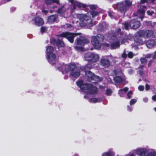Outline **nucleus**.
Instances as JSON below:
<instances>
[{
	"label": "nucleus",
	"instance_id": "obj_18",
	"mask_svg": "<svg viewBox=\"0 0 156 156\" xmlns=\"http://www.w3.org/2000/svg\"><path fill=\"white\" fill-rule=\"evenodd\" d=\"M55 55L53 53H50L47 55L48 60L51 64L52 62L54 61L55 60Z\"/></svg>",
	"mask_w": 156,
	"mask_h": 156
},
{
	"label": "nucleus",
	"instance_id": "obj_29",
	"mask_svg": "<svg viewBox=\"0 0 156 156\" xmlns=\"http://www.w3.org/2000/svg\"><path fill=\"white\" fill-rule=\"evenodd\" d=\"M123 24L124 26L125 29L126 30H128L129 27L128 23L126 22H125L123 23Z\"/></svg>",
	"mask_w": 156,
	"mask_h": 156
},
{
	"label": "nucleus",
	"instance_id": "obj_12",
	"mask_svg": "<svg viewBox=\"0 0 156 156\" xmlns=\"http://www.w3.org/2000/svg\"><path fill=\"white\" fill-rule=\"evenodd\" d=\"M89 41L86 38L81 37L77 39V44L78 45H83L84 44L88 43Z\"/></svg>",
	"mask_w": 156,
	"mask_h": 156
},
{
	"label": "nucleus",
	"instance_id": "obj_49",
	"mask_svg": "<svg viewBox=\"0 0 156 156\" xmlns=\"http://www.w3.org/2000/svg\"><path fill=\"white\" fill-rule=\"evenodd\" d=\"M152 60H150L149 61V63L148 64V67H150L151 66V64L152 63Z\"/></svg>",
	"mask_w": 156,
	"mask_h": 156
},
{
	"label": "nucleus",
	"instance_id": "obj_42",
	"mask_svg": "<svg viewBox=\"0 0 156 156\" xmlns=\"http://www.w3.org/2000/svg\"><path fill=\"white\" fill-rule=\"evenodd\" d=\"M84 67H85V69L86 70H87V69H88V68L90 69V68H91V65H90V64H88L87 65L85 66Z\"/></svg>",
	"mask_w": 156,
	"mask_h": 156
},
{
	"label": "nucleus",
	"instance_id": "obj_1",
	"mask_svg": "<svg viewBox=\"0 0 156 156\" xmlns=\"http://www.w3.org/2000/svg\"><path fill=\"white\" fill-rule=\"evenodd\" d=\"M76 84L84 92L87 94H94L98 92V89L96 87L90 84L83 83L82 81L77 82Z\"/></svg>",
	"mask_w": 156,
	"mask_h": 156
},
{
	"label": "nucleus",
	"instance_id": "obj_37",
	"mask_svg": "<svg viewBox=\"0 0 156 156\" xmlns=\"http://www.w3.org/2000/svg\"><path fill=\"white\" fill-rule=\"evenodd\" d=\"M136 101L137 100L136 99H132L130 101V104L131 105H132L135 103L136 102Z\"/></svg>",
	"mask_w": 156,
	"mask_h": 156
},
{
	"label": "nucleus",
	"instance_id": "obj_17",
	"mask_svg": "<svg viewBox=\"0 0 156 156\" xmlns=\"http://www.w3.org/2000/svg\"><path fill=\"white\" fill-rule=\"evenodd\" d=\"M77 16L81 21H87L90 18L89 17H88L85 14H78L77 15Z\"/></svg>",
	"mask_w": 156,
	"mask_h": 156
},
{
	"label": "nucleus",
	"instance_id": "obj_28",
	"mask_svg": "<svg viewBox=\"0 0 156 156\" xmlns=\"http://www.w3.org/2000/svg\"><path fill=\"white\" fill-rule=\"evenodd\" d=\"M114 154L112 153V152H109L104 153L102 156H113Z\"/></svg>",
	"mask_w": 156,
	"mask_h": 156
},
{
	"label": "nucleus",
	"instance_id": "obj_59",
	"mask_svg": "<svg viewBox=\"0 0 156 156\" xmlns=\"http://www.w3.org/2000/svg\"><path fill=\"white\" fill-rule=\"evenodd\" d=\"M154 72H156V67L155 68Z\"/></svg>",
	"mask_w": 156,
	"mask_h": 156
},
{
	"label": "nucleus",
	"instance_id": "obj_30",
	"mask_svg": "<svg viewBox=\"0 0 156 156\" xmlns=\"http://www.w3.org/2000/svg\"><path fill=\"white\" fill-rule=\"evenodd\" d=\"M90 101L92 103H96L98 101V100L97 98H93L90 100Z\"/></svg>",
	"mask_w": 156,
	"mask_h": 156
},
{
	"label": "nucleus",
	"instance_id": "obj_39",
	"mask_svg": "<svg viewBox=\"0 0 156 156\" xmlns=\"http://www.w3.org/2000/svg\"><path fill=\"white\" fill-rule=\"evenodd\" d=\"M97 7V6L96 5H91L90 6V9L92 10H94Z\"/></svg>",
	"mask_w": 156,
	"mask_h": 156
},
{
	"label": "nucleus",
	"instance_id": "obj_34",
	"mask_svg": "<svg viewBox=\"0 0 156 156\" xmlns=\"http://www.w3.org/2000/svg\"><path fill=\"white\" fill-rule=\"evenodd\" d=\"M140 61L142 64H144L146 62L147 60L146 58H140Z\"/></svg>",
	"mask_w": 156,
	"mask_h": 156
},
{
	"label": "nucleus",
	"instance_id": "obj_56",
	"mask_svg": "<svg viewBox=\"0 0 156 156\" xmlns=\"http://www.w3.org/2000/svg\"><path fill=\"white\" fill-rule=\"evenodd\" d=\"M121 31V29L120 28H118L117 29V32L118 33L119 32Z\"/></svg>",
	"mask_w": 156,
	"mask_h": 156
},
{
	"label": "nucleus",
	"instance_id": "obj_50",
	"mask_svg": "<svg viewBox=\"0 0 156 156\" xmlns=\"http://www.w3.org/2000/svg\"><path fill=\"white\" fill-rule=\"evenodd\" d=\"M148 100V98H144L143 99V101L145 102H147Z\"/></svg>",
	"mask_w": 156,
	"mask_h": 156
},
{
	"label": "nucleus",
	"instance_id": "obj_25",
	"mask_svg": "<svg viewBox=\"0 0 156 156\" xmlns=\"http://www.w3.org/2000/svg\"><path fill=\"white\" fill-rule=\"evenodd\" d=\"M114 81L116 83H119L122 82L123 79L119 76H117L114 78Z\"/></svg>",
	"mask_w": 156,
	"mask_h": 156
},
{
	"label": "nucleus",
	"instance_id": "obj_63",
	"mask_svg": "<svg viewBox=\"0 0 156 156\" xmlns=\"http://www.w3.org/2000/svg\"><path fill=\"white\" fill-rule=\"evenodd\" d=\"M139 72H140V73H141L142 72L141 71H140Z\"/></svg>",
	"mask_w": 156,
	"mask_h": 156
},
{
	"label": "nucleus",
	"instance_id": "obj_35",
	"mask_svg": "<svg viewBox=\"0 0 156 156\" xmlns=\"http://www.w3.org/2000/svg\"><path fill=\"white\" fill-rule=\"evenodd\" d=\"M112 93V90L110 89H108L106 90V94L108 95H110Z\"/></svg>",
	"mask_w": 156,
	"mask_h": 156
},
{
	"label": "nucleus",
	"instance_id": "obj_14",
	"mask_svg": "<svg viewBox=\"0 0 156 156\" xmlns=\"http://www.w3.org/2000/svg\"><path fill=\"white\" fill-rule=\"evenodd\" d=\"M100 64L105 67H108L110 65V62L108 59L101 58L100 61Z\"/></svg>",
	"mask_w": 156,
	"mask_h": 156
},
{
	"label": "nucleus",
	"instance_id": "obj_19",
	"mask_svg": "<svg viewBox=\"0 0 156 156\" xmlns=\"http://www.w3.org/2000/svg\"><path fill=\"white\" fill-rule=\"evenodd\" d=\"M58 16L57 15H52L49 17L48 19V22L50 23L55 22L57 19Z\"/></svg>",
	"mask_w": 156,
	"mask_h": 156
},
{
	"label": "nucleus",
	"instance_id": "obj_8",
	"mask_svg": "<svg viewBox=\"0 0 156 156\" xmlns=\"http://www.w3.org/2000/svg\"><path fill=\"white\" fill-rule=\"evenodd\" d=\"M138 9L136 13H134V15L135 16H138L140 15V18L142 19L144 17V15L146 8V6H145L140 5L138 7Z\"/></svg>",
	"mask_w": 156,
	"mask_h": 156
},
{
	"label": "nucleus",
	"instance_id": "obj_33",
	"mask_svg": "<svg viewBox=\"0 0 156 156\" xmlns=\"http://www.w3.org/2000/svg\"><path fill=\"white\" fill-rule=\"evenodd\" d=\"M133 92L132 91L130 90L129 91L127 94L128 98L130 99L131 98V96Z\"/></svg>",
	"mask_w": 156,
	"mask_h": 156
},
{
	"label": "nucleus",
	"instance_id": "obj_57",
	"mask_svg": "<svg viewBox=\"0 0 156 156\" xmlns=\"http://www.w3.org/2000/svg\"><path fill=\"white\" fill-rule=\"evenodd\" d=\"M109 14V16H110V17H112V15L111 14V13H109V14Z\"/></svg>",
	"mask_w": 156,
	"mask_h": 156
},
{
	"label": "nucleus",
	"instance_id": "obj_4",
	"mask_svg": "<svg viewBox=\"0 0 156 156\" xmlns=\"http://www.w3.org/2000/svg\"><path fill=\"white\" fill-rule=\"evenodd\" d=\"M84 57L85 59L88 61L95 62L99 59V55L94 53H88L85 54Z\"/></svg>",
	"mask_w": 156,
	"mask_h": 156
},
{
	"label": "nucleus",
	"instance_id": "obj_20",
	"mask_svg": "<svg viewBox=\"0 0 156 156\" xmlns=\"http://www.w3.org/2000/svg\"><path fill=\"white\" fill-rule=\"evenodd\" d=\"M45 2L47 5H50L53 3H55L57 4H59V0H44Z\"/></svg>",
	"mask_w": 156,
	"mask_h": 156
},
{
	"label": "nucleus",
	"instance_id": "obj_45",
	"mask_svg": "<svg viewBox=\"0 0 156 156\" xmlns=\"http://www.w3.org/2000/svg\"><path fill=\"white\" fill-rule=\"evenodd\" d=\"M127 40L126 39H123L121 40V43L122 44H124L125 42L127 41Z\"/></svg>",
	"mask_w": 156,
	"mask_h": 156
},
{
	"label": "nucleus",
	"instance_id": "obj_36",
	"mask_svg": "<svg viewBox=\"0 0 156 156\" xmlns=\"http://www.w3.org/2000/svg\"><path fill=\"white\" fill-rule=\"evenodd\" d=\"M91 15H92L93 17L98 15V12L94 11H92L91 13Z\"/></svg>",
	"mask_w": 156,
	"mask_h": 156
},
{
	"label": "nucleus",
	"instance_id": "obj_43",
	"mask_svg": "<svg viewBox=\"0 0 156 156\" xmlns=\"http://www.w3.org/2000/svg\"><path fill=\"white\" fill-rule=\"evenodd\" d=\"M153 55L152 54H149L147 55H145V57L146 58H150L152 57Z\"/></svg>",
	"mask_w": 156,
	"mask_h": 156
},
{
	"label": "nucleus",
	"instance_id": "obj_46",
	"mask_svg": "<svg viewBox=\"0 0 156 156\" xmlns=\"http://www.w3.org/2000/svg\"><path fill=\"white\" fill-rule=\"evenodd\" d=\"M150 89V86L148 84H146L145 85V89L146 90H148Z\"/></svg>",
	"mask_w": 156,
	"mask_h": 156
},
{
	"label": "nucleus",
	"instance_id": "obj_6",
	"mask_svg": "<svg viewBox=\"0 0 156 156\" xmlns=\"http://www.w3.org/2000/svg\"><path fill=\"white\" fill-rule=\"evenodd\" d=\"M132 3V1L129 0H125L124 3L122 2L119 4L118 8L121 11L125 10L126 9L127 7L130 6Z\"/></svg>",
	"mask_w": 156,
	"mask_h": 156
},
{
	"label": "nucleus",
	"instance_id": "obj_55",
	"mask_svg": "<svg viewBox=\"0 0 156 156\" xmlns=\"http://www.w3.org/2000/svg\"><path fill=\"white\" fill-rule=\"evenodd\" d=\"M43 12H44L45 14H46L48 12V11L46 10H43Z\"/></svg>",
	"mask_w": 156,
	"mask_h": 156
},
{
	"label": "nucleus",
	"instance_id": "obj_62",
	"mask_svg": "<svg viewBox=\"0 0 156 156\" xmlns=\"http://www.w3.org/2000/svg\"><path fill=\"white\" fill-rule=\"evenodd\" d=\"M154 109L155 111H156V108H154Z\"/></svg>",
	"mask_w": 156,
	"mask_h": 156
},
{
	"label": "nucleus",
	"instance_id": "obj_41",
	"mask_svg": "<svg viewBox=\"0 0 156 156\" xmlns=\"http://www.w3.org/2000/svg\"><path fill=\"white\" fill-rule=\"evenodd\" d=\"M147 156H156V153L151 152Z\"/></svg>",
	"mask_w": 156,
	"mask_h": 156
},
{
	"label": "nucleus",
	"instance_id": "obj_47",
	"mask_svg": "<svg viewBox=\"0 0 156 156\" xmlns=\"http://www.w3.org/2000/svg\"><path fill=\"white\" fill-rule=\"evenodd\" d=\"M137 42L141 44H144L143 41H142L140 39H139L137 41Z\"/></svg>",
	"mask_w": 156,
	"mask_h": 156
},
{
	"label": "nucleus",
	"instance_id": "obj_10",
	"mask_svg": "<svg viewBox=\"0 0 156 156\" xmlns=\"http://www.w3.org/2000/svg\"><path fill=\"white\" fill-rule=\"evenodd\" d=\"M86 74L88 77L92 80L100 82L102 80V78L95 75L94 73L90 71H88L87 72Z\"/></svg>",
	"mask_w": 156,
	"mask_h": 156
},
{
	"label": "nucleus",
	"instance_id": "obj_32",
	"mask_svg": "<svg viewBox=\"0 0 156 156\" xmlns=\"http://www.w3.org/2000/svg\"><path fill=\"white\" fill-rule=\"evenodd\" d=\"M134 55L132 52H129L127 55L128 57L129 58H133Z\"/></svg>",
	"mask_w": 156,
	"mask_h": 156
},
{
	"label": "nucleus",
	"instance_id": "obj_61",
	"mask_svg": "<svg viewBox=\"0 0 156 156\" xmlns=\"http://www.w3.org/2000/svg\"><path fill=\"white\" fill-rule=\"evenodd\" d=\"M106 45H107V46H109V44H106Z\"/></svg>",
	"mask_w": 156,
	"mask_h": 156
},
{
	"label": "nucleus",
	"instance_id": "obj_52",
	"mask_svg": "<svg viewBox=\"0 0 156 156\" xmlns=\"http://www.w3.org/2000/svg\"><path fill=\"white\" fill-rule=\"evenodd\" d=\"M66 27L69 28L71 27V25L70 24H66Z\"/></svg>",
	"mask_w": 156,
	"mask_h": 156
},
{
	"label": "nucleus",
	"instance_id": "obj_16",
	"mask_svg": "<svg viewBox=\"0 0 156 156\" xmlns=\"http://www.w3.org/2000/svg\"><path fill=\"white\" fill-rule=\"evenodd\" d=\"M146 45L148 48H151L156 45V42L153 40H150L147 41Z\"/></svg>",
	"mask_w": 156,
	"mask_h": 156
},
{
	"label": "nucleus",
	"instance_id": "obj_21",
	"mask_svg": "<svg viewBox=\"0 0 156 156\" xmlns=\"http://www.w3.org/2000/svg\"><path fill=\"white\" fill-rule=\"evenodd\" d=\"M67 10V9L64 8V5H63L61 7L58 8L57 12L61 14H63Z\"/></svg>",
	"mask_w": 156,
	"mask_h": 156
},
{
	"label": "nucleus",
	"instance_id": "obj_24",
	"mask_svg": "<svg viewBox=\"0 0 156 156\" xmlns=\"http://www.w3.org/2000/svg\"><path fill=\"white\" fill-rule=\"evenodd\" d=\"M129 89L128 87H125L122 89L120 90H119V94L121 97H122L124 96V93H123V91L126 92Z\"/></svg>",
	"mask_w": 156,
	"mask_h": 156
},
{
	"label": "nucleus",
	"instance_id": "obj_22",
	"mask_svg": "<svg viewBox=\"0 0 156 156\" xmlns=\"http://www.w3.org/2000/svg\"><path fill=\"white\" fill-rule=\"evenodd\" d=\"M120 46V43L119 42L117 41L114 42L111 45V49H115L117 48H119Z\"/></svg>",
	"mask_w": 156,
	"mask_h": 156
},
{
	"label": "nucleus",
	"instance_id": "obj_40",
	"mask_svg": "<svg viewBox=\"0 0 156 156\" xmlns=\"http://www.w3.org/2000/svg\"><path fill=\"white\" fill-rule=\"evenodd\" d=\"M144 89V87L143 86H140L138 87V89L140 91H143Z\"/></svg>",
	"mask_w": 156,
	"mask_h": 156
},
{
	"label": "nucleus",
	"instance_id": "obj_9",
	"mask_svg": "<svg viewBox=\"0 0 156 156\" xmlns=\"http://www.w3.org/2000/svg\"><path fill=\"white\" fill-rule=\"evenodd\" d=\"M140 22L137 20L132 19L130 22L129 26L131 29H136L140 27Z\"/></svg>",
	"mask_w": 156,
	"mask_h": 156
},
{
	"label": "nucleus",
	"instance_id": "obj_27",
	"mask_svg": "<svg viewBox=\"0 0 156 156\" xmlns=\"http://www.w3.org/2000/svg\"><path fill=\"white\" fill-rule=\"evenodd\" d=\"M154 1V0H141L140 3L143 4L146 2L147 3H153Z\"/></svg>",
	"mask_w": 156,
	"mask_h": 156
},
{
	"label": "nucleus",
	"instance_id": "obj_58",
	"mask_svg": "<svg viewBox=\"0 0 156 156\" xmlns=\"http://www.w3.org/2000/svg\"><path fill=\"white\" fill-rule=\"evenodd\" d=\"M55 8H57V7L56 6H52V8L53 9H54Z\"/></svg>",
	"mask_w": 156,
	"mask_h": 156
},
{
	"label": "nucleus",
	"instance_id": "obj_54",
	"mask_svg": "<svg viewBox=\"0 0 156 156\" xmlns=\"http://www.w3.org/2000/svg\"><path fill=\"white\" fill-rule=\"evenodd\" d=\"M128 110L129 111H131L132 110V108L131 107H130L128 106Z\"/></svg>",
	"mask_w": 156,
	"mask_h": 156
},
{
	"label": "nucleus",
	"instance_id": "obj_64",
	"mask_svg": "<svg viewBox=\"0 0 156 156\" xmlns=\"http://www.w3.org/2000/svg\"><path fill=\"white\" fill-rule=\"evenodd\" d=\"M143 67H144V66H141V68H143Z\"/></svg>",
	"mask_w": 156,
	"mask_h": 156
},
{
	"label": "nucleus",
	"instance_id": "obj_7",
	"mask_svg": "<svg viewBox=\"0 0 156 156\" xmlns=\"http://www.w3.org/2000/svg\"><path fill=\"white\" fill-rule=\"evenodd\" d=\"M138 33L140 36H144L145 38H148L153 35L154 31L152 30H147L145 31L141 30L138 31Z\"/></svg>",
	"mask_w": 156,
	"mask_h": 156
},
{
	"label": "nucleus",
	"instance_id": "obj_3",
	"mask_svg": "<svg viewBox=\"0 0 156 156\" xmlns=\"http://www.w3.org/2000/svg\"><path fill=\"white\" fill-rule=\"evenodd\" d=\"M104 40V37L101 34H98L96 36H93L92 39V43L97 49L101 48L102 43Z\"/></svg>",
	"mask_w": 156,
	"mask_h": 156
},
{
	"label": "nucleus",
	"instance_id": "obj_15",
	"mask_svg": "<svg viewBox=\"0 0 156 156\" xmlns=\"http://www.w3.org/2000/svg\"><path fill=\"white\" fill-rule=\"evenodd\" d=\"M34 21L35 22V24L38 26H41L44 23L43 19L39 17H36Z\"/></svg>",
	"mask_w": 156,
	"mask_h": 156
},
{
	"label": "nucleus",
	"instance_id": "obj_2",
	"mask_svg": "<svg viewBox=\"0 0 156 156\" xmlns=\"http://www.w3.org/2000/svg\"><path fill=\"white\" fill-rule=\"evenodd\" d=\"M62 68L65 69V71L66 72H67L68 71H70V76L73 77L77 78L80 75L79 69L75 64H71L65 66H62Z\"/></svg>",
	"mask_w": 156,
	"mask_h": 156
},
{
	"label": "nucleus",
	"instance_id": "obj_48",
	"mask_svg": "<svg viewBox=\"0 0 156 156\" xmlns=\"http://www.w3.org/2000/svg\"><path fill=\"white\" fill-rule=\"evenodd\" d=\"M152 100L154 101H156V95H154L152 97Z\"/></svg>",
	"mask_w": 156,
	"mask_h": 156
},
{
	"label": "nucleus",
	"instance_id": "obj_5",
	"mask_svg": "<svg viewBox=\"0 0 156 156\" xmlns=\"http://www.w3.org/2000/svg\"><path fill=\"white\" fill-rule=\"evenodd\" d=\"M78 35L77 34L69 32L63 33L59 36L66 37L71 43L73 42L74 37Z\"/></svg>",
	"mask_w": 156,
	"mask_h": 156
},
{
	"label": "nucleus",
	"instance_id": "obj_31",
	"mask_svg": "<svg viewBox=\"0 0 156 156\" xmlns=\"http://www.w3.org/2000/svg\"><path fill=\"white\" fill-rule=\"evenodd\" d=\"M127 56V55L126 54V50H124L123 51V53L122 54V57L124 58H126Z\"/></svg>",
	"mask_w": 156,
	"mask_h": 156
},
{
	"label": "nucleus",
	"instance_id": "obj_51",
	"mask_svg": "<svg viewBox=\"0 0 156 156\" xmlns=\"http://www.w3.org/2000/svg\"><path fill=\"white\" fill-rule=\"evenodd\" d=\"M153 59L156 58V51L154 52V55L153 56Z\"/></svg>",
	"mask_w": 156,
	"mask_h": 156
},
{
	"label": "nucleus",
	"instance_id": "obj_38",
	"mask_svg": "<svg viewBox=\"0 0 156 156\" xmlns=\"http://www.w3.org/2000/svg\"><path fill=\"white\" fill-rule=\"evenodd\" d=\"M47 30L46 27H42L41 28V33H44Z\"/></svg>",
	"mask_w": 156,
	"mask_h": 156
},
{
	"label": "nucleus",
	"instance_id": "obj_26",
	"mask_svg": "<svg viewBox=\"0 0 156 156\" xmlns=\"http://www.w3.org/2000/svg\"><path fill=\"white\" fill-rule=\"evenodd\" d=\"M46 51L48 54L53 53H52L54 51L53 48L51 46H48L46 48Z\"/></svg>",
	"mask_w": 156,
	"mask_h": 156
},
{
	"label": "nucleus",
	"instance_id": "obj_60",
	"mask_svg": "<svg viewBox=\"0 0 156 156\" xmlns=\"http://www.w3.org/2000/svg\"><path fill=\"white\" fill-rule=\"evenodd\" d=\"M130 156H134V155L133 154H132L130 155Z\"/></svg>",
	"mask_w": 156,
	"mask_h": 156
},
{
	"label": "nucleus",
	"instance_id": "obj_13",
	"mask_svg": "<svg viewBox=\"0 0 156 156\" xmlns=\"http://www.w3.org/2000/svg\"><path fill=\"white\" fill-rule=\"evenodd\" d=\"M68 1L73 5V9H75L76 7H78L79 8L85 7L84 5L74 0H68Z\"/></svg>",
	"mask_w": 156,
	"mask_h": 156
},
{
	"label": "nucleus",
	"instance_id": "obj_23",
	"mask_svg": "<svg viewBox=\"0 0 156 156\" xmlns=\"http://www.w3.org/2000/svg\"><path fill=\"white\" fill-rule=\"evenodd\" d=\"M56 42V43L58 47H63L64 46V44L62 41V40L60 39H58L56 40H54Z\"/></svg>",
	"mask_w": 156,
	"mask_h": 156
},
{
	"label": "nucleus",
	"instance_id": "obj_53",
	"mask_svg": "<svg viewBox=\"0 0 156 156\" xmlns=\"http://www.w3.org/2000/svg\"><path fill=\"white\" fill-rule=\"evenodd\" d=\"M101 27L100 28H98V30H101L103 29V27L102 25H100L99 27Z\"/></svg>",
	"mask_w": 156,
	"mask_h": 156
},
{
	"label": "nucleus",
	"instance_id": "obj_44",
	"mask_svg": "<svg viewBox=\"0 0 156 156\" xmlns=\"http://www.w3.org/2000/svg\"><path fill=\"white\" fill-rule=\"evenodd\" d=\"M147 14L149 15H152L154 13V11H151L148 10L147 12Z\"/></svg>",
	"mask_w": 156,
	"mask_h": 156
},
{
	"label": "nucleus",
	"instance_id": "obj_11",
	"mask_svg": "<svg viewBox=\"0 0 156 156\" xmlns=\"http://www.w3.org/2000/svg\"><path fill=\"white\" fill-rule=\"evenodd\" d=\"M135 153L139 156H146L148 153V151L145 148L137 149Z\"/></svg>",
	"mask_w": 156,
	"mask_h": 156
}]
</instances>
